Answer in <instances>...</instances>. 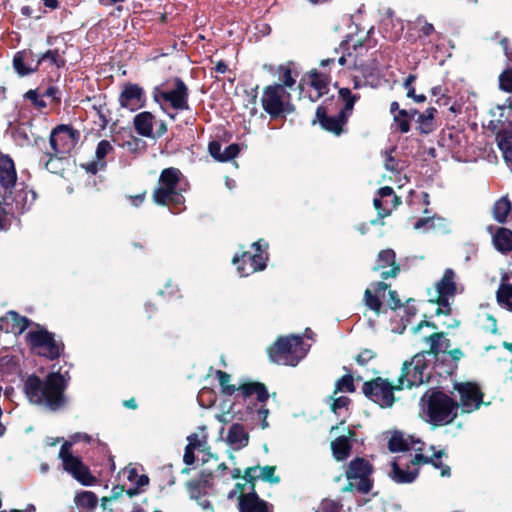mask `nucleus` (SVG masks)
<instances>
[{
  "label": "nucleus",
  "instance_id": "nucleus-60",
  "mask_svg": "<svg viewBox=\"0 0 512 512\" xmlns=\"http://www.w3.org/2000/svg\"><path fill=\"white\" fill-rule=\"evenodd\" d=\"M208 148H209L210 155L214 159L220 161V157H222L221 156L222 155L221 144L219 142H217V141H212V142H210Z\"/></svg>",
  "mask_w": 512,
  "mask_h": 512
},
{
  "label": "nucleus",
  "instance_id": "nucleus-13",
  "mask_svg": "<svg viewBox=\"0 0 512 512\" xmlns=\"http://www.w3.org/2000/svg\"><path fill=\"white\" fill-rule=\"evenodd\" d=\"M261 241L254 242L252 247L255 253L244 252L241 257L234 256L233 263L237 266V271L241 277L248 276L254 272L264 270L268 259L265 249H262Z\"/></svg>",
  "mask_w": 512,
  "mask_h": 512
},
{
  "label": "nucleus",
  "instance_id": "nucleus-1",
  "mask_svg": "<svg viewBox=\"0 0 512 512\" xmlns=\"http://www.w3.org/2000/svg\"><path fill=\"white\" fill-rule=\"evenodd\" d=\"M66 386L65 376L52 372L46 376L45 380H41L35 375L29 376L24 383V391L31 403L55 411L65 404Z\"/></svg>",
  "mask_w": 512,
  "mask_h": 512
},
{
  "label": "nucleus",
  "instance_id": "nucleus-31",
  "mask_svg": "<svg viewBox=\"0 0 512 512\" xmlns=\"http://www.w3.org/2000/svg\"><path fill=\"white\" fill-rule=\"evenodd\" d=\"M154 116L148 111L141 112L134 117L135 131L143 137L153 136Z\"/></svg>",
  "mask_w": 512,
  "mask_h": 512
},
{
  "label": "nucleus",
  "instance_id": "nucleus-61",
  "mask_svg": "<svg viewBox=\"0 0 512 512\" xmlns=\"http://www.w3.org/2000/svg\"><path fill=\"white\" fill-rule=\"evenodd\" d=\"M386 301H387L388 306L391 309H396L401 306V301H400L396 291L390 290L388 292V299Z\"/></svg>",
  "mask_w": 512,
  "mask_h": 512
},
{
  "label": "nucleus",
  "instance_id": "nucleus-20",
  "mask_svg": "<svg viewBox=\"0 0 512 512\" xmlns=\"http://www.w3.org/2000/svg\"><path fill=\"white\" fill-rule=\"evenodd\" d=\"M119 102L121 107L136 111L145 105V92L138 84L128 83L120 93Z\"/></svg>",
  "mask_w": 512,
  "mask_h": 512
},
{
  "label": "nucleus",
  "instance_id": "nucleus-56",
  "mask_svg": "<svg viewBox=\"0 0 512 512\" xmlns=\"http://www.w3.org/2000/svg\"><path fill=\"white\" fill-rule=\"evenodd\" d=\"M499 82H500V87L502 90L511 92L512 91V70L502 73L500 76Z\"/></svg>",
  "mask_w": 512,
  "mask_h": 512
},
{
  "label": "nucleus",
  "instance_id": "nucleus-57",
  "mask_svg": "<svg viewBox=\"0 0 512 512\" xmlns=\"http://www.w3.org/2000/svg\"><path fill=\"white\" fill-rule=\"evenodd\" d=\"M281 76L280 80L283 82V86L286 87H292L296 80L292 77L291 70L289 68L283 67L281 68Z\"/></svg>",
  "mask_w": 512,
  "mask_h": 512
},
{
  "label": "nucleus",
  "instance_id": "nucleus-35",
  "mask_svg": "<svg viewBox=\"0 0 512 512\" xmlns=\"http://www.w3.org/2000/svg\"><path fill=\"white\" fill-rule=\"evenodd\" d=\"M493 244L502 253L512 251V231L503 227L498 228L493 236Z\"/></svg>",
  "mask_w": 512,
  "mask_h": 512
},
{
  "label": "nucleus",
  "instance_id": "nucleus-36",
  "mask_svg": "<svg viewBox=\"0 0 512 512\" xmlns=\"http://www.w3.org/2000/svg\"><path fill=\"white\" fill-rule=\"evenodd\" d=\"M437 110L434 107L427 108L421 114H418V118L416 122L418 123V129L422 134H429L434 131L435 125V115Z\"/></svg>",
  "mask_w": 512,
  "mask_h": 512
},
{
  "label": "nucleus",
  "instance_id": "nucleus-28",
  "mask_svg": "<svg viewBox=\"0 0 512 512\" xmlns=\"http://www.w3.org/2000/svg\"><path fill=\"white\" fill-rule=\"evenodd\" d=\"M226 442L233 450H240L248 445V432L243 425L235 423L228 429Z\"/></svg>",
  "mask_w": 512,
  "mask_h": 512
},
{
  "label": "nucleus",
  "instance_id": "nucleus-10",
  "mask_svg": "<svg viewBox=\"0 0 512 512\" xmlns=\"http://www.w3.org/2000/svg\"><path fill=\"white\" fill-rule=\"evenodd\" d=\"M290 101L291 95L282 84L267 86L261 97L263 109L272 118H277L284 113H290L293 110Z\"/></svg>",
  "mask_w": 512,
  "mask_h": 512
},
{
  "label": "nucleus",
  "instance_id": "nucleus-42",
  "mask_svg": "<svg viewBox=\"0 0 512 512\" xmlns=\"http://www.w3.org/2000/svg\"><path fill=\"white\" fill-rule=\"evenodd\" d=\"M496 139L505 160L512 163V133L499 132Z\"/></svg>",
  "mask_w": 512,
  "mask_h": 512
},
{
  "label": "nucleus",
  "instance_id": "nucleus-45",
  "mask_svg": "<svg viewBox=\"0 0 512 512\" xmlns=\"http://www.w3.org/2000/svg\"><path fill=\"white\" fill-rule=\"evenodd\" d=\"M190 497L194 500H198L207 494V488H209V480L204 479L200 481L190 482L188 484Z\"/></svg>",
  "mask_w": 512,
  "mask_h": 512
},
{
  "label": "nucleus",
  "instance_id": "nucleus-23",
  "mask_svg": "<svg viewBox=\"0 0 512 512\" xmlns=\"http://www.w3.org/2000/svg\"><path fill=\"white\" fill-rule=\"evenodd\" d=\"M399 198L394 194L393 188L389 186L378 190V197L374 198V207L378 210L381 218L386 217L391 211L399 205Z\"/></svg>",
  "mask_w": 512,
  "mask_h": 512
},
{
  "label": "nucleus",
  "instance_id": "nucleus-54",
  "mask_svg": "<svg viewBox=\"0 0 512 512\" xmlns=\"http://www.w3.org/2000/svg\"><path fill=\"white\" fill-rule=\"evenodd\" d=\"M384 165L385 168L392 173H399L403 169V164L397 161L392 155L391 152H385L384 154Z\"/></svg>",
  "mask_w": 512,
  "mask_h": 512
},
{
  "label": "nucleus",
  "instance_id": "nucleus-11",
  "mask_svg": "<svg viewBox=\"0 0 512 512\" xmlns=\"http://www.w3.org/2000/svg\"><path fill=\"white\" fill-rule=\"evenodd\" d=\"M26 341L36 354L51 360L58 358L62 351V346L55 340L54 335L39 325L26 334Z\"/></svg>",
  "mask_w": 512,
  "mask_h": 512
},
{
  "label": "nucleus",
  "instance_id": "nucleus-15",
  "mask_svg": "<svg viewBox=\"0 0 512 512\" xmlns=\"http://www.w3.org/2000/svg\"><path fill=\"white\" fill-rule=\"evenodd\" d=\"M245 487L241 482H238L235 489L228 493L229 499H233L239 494L238 507L240 512H273L272 505L260 499L254 489L245 492Z\"/></svg>",
  "mask_w": 512,
  "mask_h": 512
},
{
  "label": "nucleus",
  "instance_id": "nucleus-4",
  "mask_svg": "<svg viewBox=\"0 0 512 512\" xmlns=\"http://www.w3.org/2000/svg\"><path fill=\"white\" fill-rule=\"evenodd\" d=\"M422 412L434 425H445L454 420L458 404L441 391L429 390L421 398Z\"/></svg>",
  "mask_w": 512,
  "mask_h": 512
},
{
  "label": "nucleus",
  "instance_id": "nucleus-41",
  "mask_svg": "<svg viewBox=\"0 0 512 512\" xmlns=\"http://www.w3.org/2000/svg\"><path fill=\"white\" fill-rule=\"evenodd\" d=\"M511 212V202L507 197H501L493 207V217L499 223H504Z\"/></svg>",
  "mask_w": 512,
  "mask_h": 512
},
{
  "label": "nucleus",
  "instance_id": "nucleus-34",
  "mask_svg": "<svg viewBox=\"0 0 512 512\" xmlns=\"http://www.w3.org/2000/svg\"><path fill=\"white\" fill-rule=\"evenodd\" d=\"M114 150L112 144L108 140H101L96 148V162L91 163L87 170L96 173L99 169H103L106 165L104 159Z\"/></svg>",
  "mask_w": 512,
  "mask_h": 512
},
{
  "label": "nucleus",
  "instance_id": "nucleus-43",
  "mask_svg": "<svg viewBox=\"0 0 512 512\" xmlns=\"http://www.w3.org/2000/svg\"><path fill=\"white\" fill-rule=\"evenodd\" d=\"M497 301L500 306L506 308L509 311H512V284L511 283H501L497 293H496Z\"/></svg>",
  "mask_w": 512,
  "mask_h": 512
},
{
  "label": "nucleus",
  "instance_id": "nucleus-29",
  "mask_svg": "<svg viewBox=\"0 0 512 512\" xmlns=\"http://www.w3.org/2000/svg\"><path fill=\"white\" fill-rule=\"evenodd\" d=\"M13 66L18 74L23 76L34 72L39 64L31 51H20L14 56Z\"/></svg>",
  "mask_w": 512,
  "mask_h": 512
},
{
  "label": "nucleus",
  "instance_id": "nucleus-3",
  "mask_svg": "<svg viewBox=\"0 0 512 512\" xmlns=\"http://www.w3.org/2000/svg\"><path fill=\"white\" fill-rule=\"evenodd\" d=\"M87 442L92 445H97L102 450L106 449V445L102 443L98 438H93L91 435L87 433H75L71 436L70 441H66L60 448L59 457L63 462V467L65 471L70 473L77 481L82 483L85 486L92 485L95 481V477H93L88 469L85 466L79 457L74 456L70 449L74 443L77 442Z\"/></svg>",
  "mask_w": 512,
  "mask_h": 512
},
{
  "label": "nucleus",
  "instance_id": "nucleus-55",
  "mask_svg": "<svg viewBox=\"0 0 512 512\" xmlns=\"http://www.w3.org/2000/svg\"><path fill=\"white\" fill-rule=\"evenodd\" d=\"M239 153V147L237 144H230L229 146L225 147V149L222 151V157H220L221 162L229 161L233 158H235Z\"/></svg>",
  "mask_w": 512,
  "mask_h": 512
},
{
  "label": "nucleus",
  "instance_id": "nucleus-19",
  "mask_svg": "<svg viewBox=\"0 0 512 512\" xmlns=\"http://www.w3.org/2000/svg\"><path fill=\"white\" fill-rule=\"evenodd\" d=\"M455 389L460 396V406L463 412L470 413L478 409L483 402V394L479 387L470 382L457 383Z\"/></svg>",
  "mask_w": 512,
  "mask_h": 512
},
{
  "label": "nucleus",
  "instance_id": "nucleus-21",
  "mask_svg": "<svg viewBox=\"0 0 512 512\" xmlns=\"http://www.w3.org/2000/svg\"><path fill=\"white\" fill-rule=\"evenodd\" d=\"M373 269L379 271L383 279L396 277L400 272V267L396 264L394 250H381L377 255L376 264Z\"/></svg>",
  "mask_w": 512,
  "mask_h": 512
},
{
  "label": "nucleus",
  "instance_id": "nucleus-37",
  "mask_svg": "<svg viewBox=\"0 0 512 512\" xmlns=\"http://www.w3.org/2000/svg\"><path fill=\"white\" fill-rule=\"evenodd\" d=\"M414 229L429 232L436 229L446 228V220L439 216L423 217L414 223Z\"/></svg>",
  "mask_w": 512,
  "mask_h": 512
},
{
  "label": "nucleus",
  "instance_id": "nucleus-7",
  "mask_svg": "<svg viewBox=\"0 0 512 512\" xmlns=\"http://www.w3.org/2000/svg\"><path fill=\"white\" fill-rule=\"evenodd\" d=\"M35 199V192L27 187L17 189L15 193L12 191V194H4L3 200L0 199V230L6 228L8 215L25 213Z\"/></svg>",
  "mask_w": 512,
  "mask_h": 512
},
{
  "label": "nucleus",
  "instance_id": "nucleus-64",
  "mask_svg": "<svg viewBox=\"0 0 512 512\" xmlns=\"http://www.w3.org/2000/svg\"><path fill=\"white\" fill-rule=\"evenodd\" d=\"M323 512H339V505L334 501H325L322 504Z\"/></svg>",
  "mask_w": 512,
  "mask_h": 512
},
{
  "label": "nucleus",
  "instance_id": "nucleus-16",
  "mask_svg": "<svg viewBox=\"0 0 512 512\" xmlns=\"http://www.w3.org/2000/svg\"><path fill=\"white\" fill-rule=\"evenodd\" d=\"M239 394L245 403H250L255 396L257 401L261 404L257 409L259 419H261V427L263 429L268 427L267 417L269 414L268 409L264 408V403L269 398L268 391L264 384L258 382L245 383L239 387Z\"/></svg>",
  "mask_w": 512,
  "mask_h": 512
},
{
  "label": "nucleus",
  "instance_id": "nucleus-48",
  "mask_svg": "<svg viewBox=\"0 0 512 512\" xmlns=\"http://www.w3.org/2000/svg\"><path fill=\"white\" fill-rule=\"evenodd\" d=\"M45 61H49L51 64L57 66V67H62L65 65V60L64 58L62 57V55L59 53L58 50H48L47 52H45L44 54H42L38 59H37V64H41L42 62H45Z\"/></svg>",
  "mask_w": 512,
  "mask_h": 512
},
{
  "label": "nucleus",
  "instance_id": "nucleus-33",
  "mask_svg": "<svg viewBox=\"0 0 512 512\" xmlns=\"http://www.w3.org/2000/svg\"><path fill=\"white\" fill-rule=\"evenodd\" d=\"M400 460L401 458L392 462V471L390 473L391 478L397 483L413 482L418 474L417 469L411 470L409 467H407V469L401 468V465L403 464L400 462Z\"/></svg>",
  "mask_w": 512,
  "mask_h": 512
},
{
  "label": "nucleus",
  "instance_id": "nucleus-5",
  "mask_svg": "<svg viewBox=\"0 0 512 512\" xmlns=\"http://www.w3.org/2000/svg\"><path fill=\"white\" fill-rule=\"evenodd\" d=\"M358 99L359 95L352 94L350 89L341 88L338 91V98L336 100L340 109L336 115L328 116V110L324 106H319L316 110V117L322 128L336 135H340Z\"/></svg>",
  "mask_w": 512,
  "mask_h": 512
},
{
  "label": "nucleus",
  "instance_id": "nucleus-53",
  "mask_svg": "<svg viewBox=\"0 0 512 512\" xmlns=\"http://www.w3.org/2000/svg\"><path fill=\"white\" fill-rule=\"evenodd\" d=\"M92 110L98 117V121H95V123H97L98 126L102 129L106 128V126L109 123V110L107 109V107L103 104H94L92 106Z\"/></svg>",
  "mask_w": 512,
  "mask_h": 512
},
{
  "label": "nucleus",
  "instance_id": "nucleus-27",
  "mask_svg": "<svg viewBox=\"0 0 512 512\" xmlns=\"http://www.w3.org/2000/svg\"><path fill=\"white\" fill-rule=\"evenodd\" d=\"M387 289L388 285L384 282L371 284V286L367 288L364 293L365 305L369 309L379 313L382 307L381 299H385V293Z\"/></svg>",
  "mask_w": 512,
  "mask_h": 512
},
{
  "label": "nucleus",
  "instance_id": "nucleus-24",
  "mask_svg": "<svg viewBox=\"0 0 512 512\" xmlns=\"http://www.w3.org/2000/svg\"><path fill=\"white\" fill-rule=\"evenodd\" d=\"M275 466H255L249 467L245 470V474L242 477L243 486H249V490H253V481L256 479H262L271 483H278L280 481L278 476H275Z\"/></svg>",
  "mask_w": 512,
  "mask_h": 512
},
{
  "label": "nucleus",
  "instance_id": "nucleus-18",
  "mask_svg": "<svg viewBox=\"0 0 512 512\" xmlns=\"http://www.w3.org/2000/svg\"><path fill=\"white\" fill-rule=\"evenodd\" d=\"M77 143L74 129L66 125L56 127L50 135V145L56 155L69 153Z\"/></svg>",
  "mask_w": 512,
  "mask_h": 512
},
{
  "label": "nucleus",
  "instance_id": "nucleus-25",
  "mask_svg": "<svg viewBox=\"0 0 512 512\" xmlns=\"http://www.w3.org/2000/svg\"><path fill=\"white\" fill-rule=\"evenodd\" d=\"M388 448L391 452L409 450L420 452L423 450V443L412 436L405 435L401 432H394L389 440Z\"/></svg>",
  "mask_w": 512,
  "mask_h": 512
},
{
  "label": "nucleus",
  "instance_id": "nucleus-6",
  "mask_svg": "<svg viewBox=\"0 0 512 512\" xmlns=\"http://www.w3.org/2000/svg\"><path fill=\"white\" fill-rule=\"evenodd\" d=\"M309 348L310 346L303 342L301 336L291 335L280 337L268 349V353L271 361L276 364L296 366L306 356Z\"/></svg>",
  "mask_w": 512,
  "mask_h": 512
},
{
  "label": "nucleus",
  "instance_id": "nucleus-39",
  "mask_svg": "<svg viewBox=\"0 0 512 512\" xmlns=\"http://www.w3.org/2000/svg\"><path fill=\"white\" fill-rule=\"evenodd\" d=\"M124 474L126 475L128 481L135 486V488H129L127 490V493L130 496H133L138 493L137 489L143 486L148 485L149 478L144 474H139L137 469L135 468H127L124 471Z\"/></svg>",
  "mask_w": 512,
  "mask_h": 512
},
{
  "label": "nucleus",
  "instance_id": "nucleus-9",
  "mask_svg": "<svg viewBox=\"0 0 512 512\" xmlns=\"http://www.w3.org/2000/svg\"><path fill=\"white\" fill-rule=\"evenodd\" d=\"M188 95V87L180 78H175L171 87H156L153 91V98L162 109L169 105L175 110H188Z\"/></svg>",
  "mask_w": 512,
  "mask_h": 512
},
{
  "label": "nucleus",
  "instance_id": "nucleus-17",
  "mask_svg": "<svg viewBox=\"0 0 512 512\" xmlns=\"http://www.w3.org/2000/svg\"><path fill=\"white\" fill-rule=\"evenodd\" d=\"M363 393L380 407H391L394 403L393 386L382 378H376L363 385Z\"/></svg>",
  "mask_w": 512,
  "mask_h": 512
},
{
  "label": "nucleus",
  "instance_id": "nucleus-12",
  "mask_svg": "<svg viewBox=\"0 0 512 512\" xmlns=\"http://www.w3.org/2000/svg\"><path fill=\"white\" fill-rule=\"evenodd\" d=\"M429 379L426 353L416 354L410 362H405L399 377V388L419 386Z\"/></svg>",
  "mask_w": 512,
  "mask_h": 512
},
{
  "label": "nucleus",
  "instance_id": "nucleus-46",
  "mask_svg": "<svg viewBox=\"0 0 512 512\" xmlns=\"http://www.w3.org/2000/svg\"><path fill=\"white\" fill-rule=\"evenodd\" d=\"M227 470V466L224 463L218 465L217 469L213 474L210 475L212 485L220 482L222 478L224 479H238L240 478V470L234 469L229 472V477L225 478V471Z\"/></svg>",
  "mask_w": 512,
  "mask_h": 512
},
{
  "label": "nucleus",
  "instance_id": "nucleus-52",
  "mask_svg": "<svg viewBox=\"0 0 512 512\" xmlns=\"http://www.w3.org/2000/svg\"><path fill=\"white\" fill-rule=\"evenodd\" d=\"M311 85L316 89L317 96L322 95L327 87V78L319 74L317 71H312L309 75Z\"/></svg>",
  "mask_w": 512,
  "mask_h": 512
},
{
  "label": "nucleus",
  "instance_id": "nucleus-59",
  "mask_svg": "<svg viewBox=\"0 0 512 512\" xmlns=\"http://www.w3.org/2000/svg\"><path fill=\"white\" fill-rule=\"evenodd\" d=\"M375 357V353L372 350L366 349L359 353V355L356 358V361L360 365L367 364L371 359Z\"/></svg>",
  "mask_w": 512,
  "mask_h": 512
},
{
  "label": "nucleus",
  "instance_id": "nucleus-8",
  "mask_svg": "<svg viewBox=\"0 0 512 512\" xmlns=\"http://www.w3.org/2000/svg\"><path fill=\"white\" fill-rule=\"evenodd\" d=\"M458 277L451 268L445 269L440 280L435 284V298L437 303L436 314L449 315L451 312L450 300L458 293H462L463 287L457 282Z\"/></svg>",
  "mask_w": 512,
  "mask_h": 512
},
{
  "label": "nucleus",
  "instance_id": "nucleus-14",
  "mask_svg": "<svg viewBox=\"0 0 512 512\" xmlns=\"http://www.w3.org/2000/svg\"><path fill=\"white\" fill-rule=\"evenodd\" d=\"M372 473L371 464L364 458H355L348 465L345 475L351 488H355L361 493H368L372 488L370 474Z\"/></svg>",
  "mask_w": 512,
  "mask_h": 512
},
{
  "label": "nucleus",
  "instance_id": "nucleus-62",
  "mask_svg": "<svg viewBox=\"0 0 512 512\" xmlns=\"http://www.w3.org/2000/svg\"><path fill=\"white\" fill-rule=\"evenodd\" d=\"M26 97L31 100L37 107L44 108L46 103L43 99L39 98L37 92L35 90H29L26 93Z\"/></svg>",
  "mask_w": 512,
  "mask_h": 512
},
{
  "label": "nucleus",
  "instance_id": "nucleus-58",
  "mask_svg": "<svg viewBox=\"0 0 512 512\" xmlns=\"http://www.w3.org/2000/svg\"><path fill=\"white\" fill-rule=\"evenodd\" d=\"M194 451H195L194 444L192 442L188 443L185 448V452H184V456H183V461L186 465H192L194 463V461H195Z\"/></svg>",
  "mask_w": 512,
  "mask_h": 512
},
{
  "label": "nucleus",
  "instance_id": "nucleus-32",
  "mask_svg": "<svg viewBox=\"0 0 512 512\" xmlns=\"http://www.w3.org/2000/svg\"><path fill=\"white\" fill-rule=\"evenodd\" d=\"M443 455H444V452L442 450L434 452L431 456H426L421 453H417L414 456V459L411 460V463L414 465L418 464L420 462L432 463L436 469L440 470L441 476L448 477V476H450L451 471H450V467L448 465H445L441 462V458Z\"/></svg>",
  "mask_w": 512,
  "mask_h": 512
},
{
  "label": "nucleus",
  "instance_id": "nucleus-49",
  "mask_svg": "<svg viewBox=\"0 0 512 512\" xmlns=\"http://www.w3.org/2000/svg\"><path fill=\"white\" fill-rule=\"evenodd\" d=\"M354 380L353 377L349 374L344 375L340 379L337 380L335 384L334 395H338L340 392H354Z\"/></svg>",
  "mask_w": 512,
  "mask_h": 512
},
{
  "label": "nucleus",
  "instance_id": "nucleus-22",
  "mask_svg": "<svg viewBox=\"0 0 512 512\" xmlns=\"http://www.w3.org/2000/svg\"><path fill=\"white\" fill-rule=\"evenodd\" d=\"M17 186V172L14 161L8 155H0V187L4 194H12V189Z\"/></svg>",
  "mask_w": 512,
  "mask_h": 512
},
{
  "label": "nucleus",
  "instance_id": "nucleus-2",
  "mask_svg": "<svg viewBox=\"0 0 512 512\" xmlns=\"http://www.w3.org/2000/svg\"><path fill=\"white\" fill-rule=\"evenodd\" d=\"M187 189L188 183L181 171L174 167L166 168L160 174L153 199L157 204L167 206L171 213L178 214L185 209L183 192Z\"/></svg>",
  "mask_w": 512,
  "mask_h": 512
},
{
  "label": "nucleus",
  "instance_id": "nucleus-38",
  "mask_svg": "<svg viewBox=\"0 0 512 512\" xmlns=\"http://www.w3.org/2000/svg\"><path fill=\"white\" fill-rule=\"evenodd\" d=\"M74 501L79 512H93L98 503L97 496L91 491L78 493Z\"/></svg>",
  "mask_w": 512,
  "mask_h": 512
},
{
  "label": "nucleus",
  "instance_id": "nucleus-30",
  "mask_svg": "<svg viewBox=\"0 0 512 512\" xmlns=\"http://www.w3.org/2000/svg\"><path fill=\"white\" fill-rule=\"evenodd\" d=\"M353 437L354 432L350 431L349 436H340L331 443L332 453L336 460L343 461L349 457Z\"/></svg>",
  "mask_w": 512,
  "mask_h": 512
},
{
  "label": "nucleus",
  "instance_id": "nucleus-40",
  "mask_svg": "<svg viewBox=\"0 0 512 512\" xmlns=\"http://www.w3.org/2000/svg\"><path fill=\"white\" fill-rule=\"evenodd\" d=\"M425 340L429 345V353H433L435 355L440 352H444L449 347V340L443 333H434L429 337H426Z\"/></svg>",
  "mask_w": 512,
  "mask_h": 512
},
{
  "label": "nucleus",
  "instance_id": "nucleus-44",
  "mask_svg": "<svg viewBox=\"0 0 512 512\" xmlns=\"http://www.w3.org/2000/svg\"><path fill=\"white\" fill-rule=\"evenodd\" d=\"M331 403L330 407L331 410L338 416L346 417L348 408L350 405V399L347 396H337L332 395L330 397Z\"/></svg>",
  "mask_w": 512,
  "mask_h": 512
},
{
  "label": "nucleus",
  "instance_id": "nucleus-26",
  "mask_svg": "<svg viewBox=\"0 0 512 512\" xmlns=\"http://www.w3.org/2000/svg\"><path fill=\"white\" fill-rule=\"evenodd\" d=\"M30 324L28 318L20 316L15 311H9L0 317V330L5 333L21 334Z\"/></svg>",
  "mask_w": 512,
  "mask_h": 512
},
{
  "label": "nucleus",
  "instance_id": "nucleus-51",
  "mask_svg": "<svg viewBox=\"0 0 512 512\" xmlns=\"http://www.w3.org/2000/svg\"><path fill=\"white\" fill-rule=\"evenodd\" d=\"M416 80V76L413 74L408 75L405 79L403 86L407 90V97L414 99L417 103H422L426 100L425 95L415 93V88L413 87V83Z\"/></svg>",
  "mask_w": 512,
  "mask_h": 512
},
{
  "label": "nucleus",
  "instance_id": "nucleus-63",
  "mask_svg": "<svg viewBox=\"0 0 512 512\" xmlns=\"http://www.w3.org/2000/svg\"><path fill=\"white\" fill-rule=\"evenodd\" d=\"M394 121L402 133H407L410 130L409 118L394 117Z\"/></svg>",
  "mask_w": 512,
  "mask_h": 512
},
{
  "label": "nucleus",
  "instance_id": "nucleus-50",
  "mask_svg": "<svg viewBox=\"0 0 512 512\" xmlns=\"http://www.w3.org/2000/svg\"><path fill=\"white\" fill-rule=\"evenodd\" d=\"M219 384L223 394L233 395L236 392L235 385L230 384V375L226 372L218 370L216 372Z\"/></svg>",
  "mask_w": 512,
  "mask_h": 512
},
{
  "label": "nucleus",
  "instance_id": "nucleus-47",
  "mask_svg": "<svg viewBox=\"0 0 512 512\" xmlns=\"http://www.w3.org/2000/svg\"><path fill=\"white\" fill-rule=\"evenodd\" d=\"M350 41H351V39L348 38L347 40L343 41L340 44L339 49H336L337 53L339 52V50H341V51L348 50L346 55L343 53L338 59V63L342 66H344V65L356 66L357 65L356 56L354 55V53L352 51L349 50V47H346Z\"/></svg>",
  "mask_w": 512,
  "mask_h": 512
}]
</instances>
